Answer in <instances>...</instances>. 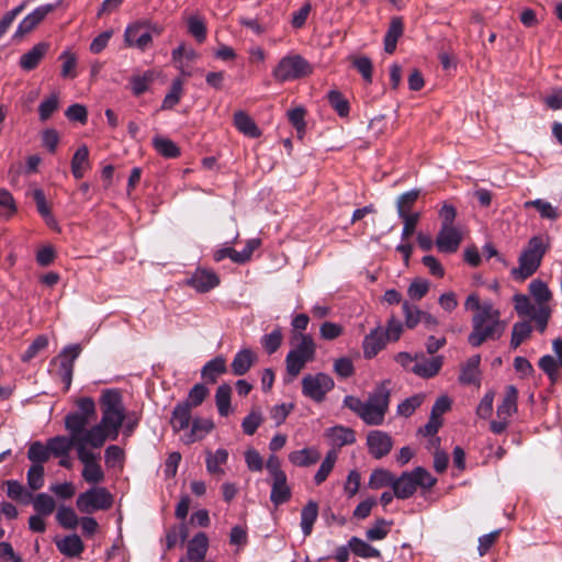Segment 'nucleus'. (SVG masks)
I'll use <instances>...</instances> for the list:
<instances>
[{"instance_id":"11","label":"nucleus","mask_w":562,"mask_h":562,"mask_svg":"<svg viewBox=\"0 0 562 562\" xmlns=\"http://www.w3.org/2000/svg\"><path fill=\"white\" fill-rule=\"evenodd\" d=\"M334 385V380L326 373L306 374L302 379V393L315 402H322Z\"/></svg>"},{"instance_id":"31","label":"nucleus","mask_w":562,"mask_h":562,"mask_svg":"<svg viewBox=\"0 0 562 562\" xmlns=\"http://www.w3.org/2000/svg\"><path fill=\"white\" fill-rule=\"evenodd\" d=\"M183 93L184 80L181 77H177L172 80L170 89L161 102L160 110L166 111L173 109L180 102Z\"/></svg>"},{"instance_id":"64","label":"nucleus","mask_w":562,"mask_h":562,"mask_svg":"<svg viewBox=\"0 0 562 562\" xmlns=\"http://www.w3.org/2000/svg\"><path fill=\"white\" fill-rule=\"evenodd\" d=\"M48 345V339L46 336L44 335H41L38 336L30 346L29 348L25 350V352L21 356V360L23 362H29L30 360H32L34 357L37 356V353L41 351V350H44Z\"/></svg>"},{"instance_id":"53","label":"nucleus","mask_w":562,"mask_h":562,"mask_svg":"<svg viewBox=\"0 0 562 562\" xmlns=\"http://www.w3.org/2000/svg\"><path fill=\"white\" fill-rule=\"evenodd\" d=\"M531 326L528 322L516 323L513 327L510 346L517 348L521 342L527 339L531 334Z\"/></svg>"},{"instance_id":"16","label":"nucleus","mask_w":562,"mask_h":562,"mask_svg":"<svg viewBox=\"0 0 562 562\" xmlns=\"http://www.w3.org/2000/svg\"><path fill=\"white\" fill-rule=\"evenodd\" d=\"M462 241V233L457 226H441L436 237V246L440 252L453 254Z\"/></svg>"},{"instance_id":"33","label":"nucleus","mask_w":562,"mask_h":562,"mask_svg":"<svg viewBox=\"0 0 562 562\" xmlns=\"http://www.w3.org/2000/svg\"><path fill=\"white\" fill-rule=\"evenodd\" d=\"M291 498V488L286 482V475L272 479L270 499L276 505L286 503Z\"/></svg>"},{"instance_id":"52","label":"nucleus","mask_w":562,"mask_h":562,"mask_svg":"<svg viewBox=\"0 0 562 562\" xmlns=\"http://www.w3.org/2000/svg\"><path fill=\"white\" fill-rule=\"evenodd\" d=\"M228 459V452L225 449H217L214 453H210L206 458V469L210 473L223 474L224 471L221 468L222 464L226 463Z\"/></svg>"},{"instance_id":"7","label":"nucleus","mask_w":562,"mask_h":562,"mask_svg":"<svg viewBox=\"0 0 562 562\" xmlns=\"http://www.w3.org/2000/svg\"><path fill=\"white\" fill-rule=\"evenodd\" d=\"M311 64L301 55L292 54L282 57L272 70L273 78L279 82L293 81L312 74Z\"/></svg>"},{"instance_id":"4","label":"nucleus","mask_w":562,"mask_h":562,"mask_svg":"<svg viewBox=\"0 0 562 562\" xmlns=\"http://www.w3.org/2000/svg\"><path fill=\"white\" fill-rule=\"evenodd\" d=\"M549 248L550 238L548 235L532 236L518 258V267L512 270L513 278L524 281L531 277L540 267Z\"/></svg>"},{"instance_id":"48","label":"nucleus","mask_w":562,"mask_h":562,"mask_svg":"<svg viewBox=\"0 0 562 562\" xmlns=\"http://www.w3.org/2000/svg\"><path fill=\"white\" fill-rule=\"evenodd\" d=\"M395 476L387 470L379 469L374 470L369 479V486L373 490H379L384 486H392L394 483Z\"/></svg>"},{"instance_id":"42","label":"nucleus","mask_w":562,"mask_h":562,"mask_svg":"<svg viewBox=\"0 0 562 562\" xmlns=\"http://www.w3.org/2000/svg\"><path fill=\"white\" fill-rule=\"evenodd\" d=\"M153 146L155 150L165 158H177L180 156V149L177 144L167 137H154Z\"/></svg>"},{"instance_id":"43","label":"nucleus","mask_w":562,"mask_h":562,"mask_svg":"<svg viewBox=\"0 0 562 562\" xmlns=\"http://www.w3.org/2000/svg\"><path fill=\"white\" fill-rule=\"evenodd\" d=\"M337 452L335 449L329 450L324 460L322 461L319 469L314 475V482L316 485H321L323 482L326 481L330 472L333 471L335 463L337 461Z\"/></svg>"},{"instance_id":"51","label":"nucleus","mask_w":562,"mask_h":562,"mask_svg":"<svg viewBox=\"0 0 562 562\" xmlns=\"http://www.w3.org/2000/svg\"><path fill=\"white\" fill-rule=\"evenodd\" d=\"M283 335L280 327L274 328L270 334L263 335L261 346L268 355L274 353L281 346Z\"/></svg>"},{"instance_id":"9","label":"nucleus","mask_w":562,"mask_h":562,"mask_svg":"<svg viewBox=\"0 0 562 562\" xmlns=\"http://www.w3.org/2000/svg\"><path fill=\"white\" fill-rule=\"evenodd\" d=\"M113 496L102 486H94L81 493L77 501L76 506L79 512L83 514H92L98 510H106L112 507Z\"/></svg>"},{"instance_id":"28","label":"nucleus","mask_w":562,"mask_h":562,"mask_svg":"<svg viewBox=\"0 0 562 562\" xmlns=\"http://www.w3.org/2000/svg\"><path fill=\"white\" fill-rule=\"evenodd\" d=\"M518 391L514 385H507L502 403L497 406V417L508 419L517 412Z\"/></svg>"},{"instance_id":"55","label":"nucleus","mask_w":562,"mask_h":562,"mask_svg":"<svg viewBox=\"0 0 562 562\" xmlns=\"http://www.w3.org/2000/svg\"><path fill=\"white\" fill-rule=\"evenodd\" d=\"M59 105V95L54 92L46 99H44L38 106V114L41 121L48 120L52 114L58 109Z\"/></svg>"},{"instance_id":"2","label":"nucleus","mask_w":562,"mask_h":562,"mask_svg":"<svg viewBox=\"0 0 562 562\" xmlns=\"http://www.w3.org/2000/svg\"><path fill=\"white\" fill-rule=\"evenodd\" d=\"M464 308L473 312L472 331L468 338L471 346L479 347L486 340H496L505 331L506 323L501 319L499 310L491 301L481 302L477 293L467 297Z\"/></svg>"},{"instance_id":"32","label":"nucleus","mask_w":562,"mask_h":562,"mask_svg":"<svg viewBox=\"0 0 562 562\" xmlns=\"http://www.w3.org/2000/svg\"><path fill=\"white\" fill-rule=\"evenodd\" d=\"M209 540L205 533H196L188 544V559L193 562H202L205 558Z\"/></svg>"},{"instance_id":"36","label":"nucleus","mask_w":562,"mask_h":562,"mask_svg":"<svg viewBox=\"0 0 562 562\" xmlns=\"http://www.w3.org/2000/svg\"><path fill=\"white\" fill-rule=\"evenodd\" d=\"M232 387L227 383L221 384L215 392V405L221 416L226 417L233 413L231 405Z\"/></svg>"},{"instance_id":"25","label":"nucleus","mask_w":562,"mask_h":562,"mask_svg":"<svg viewBox=\"0 0 562 562\" xmlns=\"http://www.w3.org/2000/svg\"><path fill=\"white\" fill-rule=\"evenodd\" d=\"M257 356L251 349L244 348L239 350L231 363L232 373L237 376L246 374L255 364Z\"/></svg>"},{"instance_id":"37","label":"nucleus","mask_w":562,"mask_h":562,"mask_svg":"<svg viewBox=\"0 0 562 562\" xmlns=\"http://www.w3.org/2000/svg\"><path fill=\"white\" fill-rule=\"evenodd\" d=\"M404 25L400 18H393L384 36V50L394 53L398 38L403 35Z\"/></svg>"},{"instance_id":"29","label":"nucleus","mask_w":562,"mask_h":562,"mask_svg":"<svg viewBox=\"0 0 562 562\" xmlns=\"http://www.w3.org/2000/svg\"><path fill=\"white\" fill-rule=\"evenodd\" d=\"M321 454L318 450L314 447L303 448L301 450H295L290 452L289 461L295 465L301 468H306L318 462Z\"/></svg>"},{"instance_id":"3","label":"nucleus","mask_w":562,"mask_h":562,"mask_svg":"<svg viewBox=\"0 0 562 562\" xmlns=\"http://www.w3.org/2000/svg\"><path fill=\"white\" fill-rule=\"evenodd\" d=\"M390 404V392L385 385L378 386L367 401L347 395L344 405L356 413L367 425H381Z\"/></svg>"},{"instance_id":"19","label":"nucleus","mask_w":562,"mask_h":562,"mask_svg":"<svg viewBox=\"0 0 562 562\" xmlns=\"http://www.w3.org/2000/svg\"><path fill=\"white\" fill-rule=\"evenodd\" d=\"M213 429L214 423L212 419L195 417L192 419L190 429L180 439L184 445H192L205 438Z\"/></svg>"},{"instance_id":"63","label":"nucleus","mask_w":562,"mask_h":562,"mask_svg":"<svg viewBox=\"0 0 562 562\" xmlns=\"http://www.w3.org/2000/svg\"><path fill=\"white\" fill-rule=\"evenodd\" d=\"M105 464L109 468L122 467L124 460V451L119 446H109L104 453Z\"/></svg>"},{"instance_id":"47","label":"nucleus","mask_w":562,"mask_h":562,"mask_svg":"<svg viewBox=\"0 0 562 562\" xmlns=\"http://www.w3.org/2000/svg\"><path fill=\"white\" fill-rule=\"evenodd\" d=\"M27 458L33 464L43 465L50 458L48 445L44 446L41 441H34L29 448Z\"/></svg>"},{"instance_id":"12","label":"nucleus","mask_w":562,"mask_h":562,"mask_svg":"<svg viewBox=\"0 0 562 562\" xmlns=\"http://www.w3.org/2000/svg\"><path fill=\"white\" fill-rule=\"evenodd\" d=\"M91 446L79 447L78 460L82 463L81 475L89 484H100L104 481V472L99 463V453L91 450Z\"/></svg>"},{"instance_id":"45","label":"nucleus","mask_w":562,"mask_h":562,"mask_svg":"<svg viewBox=\"0 0 562 562\" xmlns=\"http://www.w3.org/2000/svg\"><path fill=\"white\" fill-rule=\"evenodd\" d=\"M7 495L11 499L21 502L22 504H29L33 495L18 481H7Z\"/></svg>"},{"instance_id":"50","label":"nucleus","mask_w":562,"mask_h":562,"mask_svg":"<svg viewBox=\"0 0 562 562\" xmlns=\"http://www.w3.org/2000/svg\"><path fill=\"white\" fill-rule=\"evenodd\" d=\"M530 294L537 302V305H548L547 303L551 300V292L547 284L541 280H533L529 284Z\"/></svg>"},{"instance_id":"14","label":"nucleus","mask_w":562,"mask_h":562,"mask_svg":"<svg viewBox=\"0 0 562 562\" xmlns=\"http://www.w3.org/2000/svg\"><path fill=\"white\" fill-rule=\"evenodd\" d=\"M81 348L79 345H69L63 349L57 360L59 361V369L57 374L61 382L65 384V389L68 390L74 373V362L79 357Z\"/></svg>"},{"instance_id":"30","label":"nucleus","mask_w":562,"mask_h":562,"mask_svg":"<svg viewBox=\"0 0 562 562\" xmlns=\"http://www.w3.org/2000/svg\"><path fill=\"white\" fill-rule=\"evenodd\" d=\"M226 370L227 366L225 358L223 356H217L203 366L201 376L209 383H215L217 378L224 374Z\"/></svg>"},{"instance_id":"59","label":"nucleus","mask_w":562,"mask_h":562,"mask_svg":"<svg viewBox=\"0 0 562 562\" xmlns=\"http://www.w3.org/2000/svg\"><path fill=\"white\" fill-rule=\"evenodd\" d=\"M56 519L60 526L66 529H74L78 525V517L72 508L59 507L56 514Z\"/></svg>"},{"instance_id":"41","label":"nucleus","mask_w":562,"mask_h":562,"mask_svg":"<svg viewBox=\"0 0 562 562\" xmlns=\"http://www.w3.org/2000/svg\"><path fill=\"white\" fill-rule=\"evenodd\" d=\"M31 195L36 203L37 212L45 220L46 224L49 226H55L56 222L54 216L52 215L44 191L42 189L35 188L31 191Z\"/></svg>"},{"instance_id":"1","label":"nucleus","mask_w":562,"mask_h":562,"mask_svg":"<svg viewBox=\"0 0 562 562\" xmlns=\"http://www.w3.org/2000/svg\"><path fill=\"white\" fill-rule=\"evenodd\" d=\"M101 420L87 432L91 448L103 447L106 440H116L127 417L122 394L117 390H105L100 397Z\"/></svg>"},{"instance_id":"22","label":"nucleus","mask_w":562,"mask_h":562,"mask_svg":"<svg viewBox=\"0 0 562 562\" xmlns=\"http://www.w3.org/2000/svg\"><path fill=\"white\" fill-rule=\"evenodd\" d=\"M324 436L334 449L352 445L356 441L355 431L351 428L341 425L327 428Z\"/></svg>"},{"instance_id":"46","label":"nucleus","mask_w":562,"mask_h":562,"mask_svg":"<svg viewBox=\"0 0 562 562\" xmlns=\"http://www.w3.org/2000/svg\"><path fill=\"white\" fill-rule=\"evenodd\" d=\"M349 548L356 555L361 558L368 559L380 557V551L378 549L357 537H352L349 540Z\"/></svg>"},{"instance_id":"17","label":"nucleus","mask_w":562,"mask_h":562,"mask_svg":"<svg viewBox=\"0 0 562 562\" xmlns=\"http://www.w3.org/2000/svg\"><path fill=\"white\" fill-rule=\"evenodd\" d=\"M145 27V24L142 22L130 24L124 32L125 44L130 47L145 50L153 41L150 33Z\"/></svg>"},{"instance_id":"27","label":"nucleus","mask_w":562,"mask_h":562,"mask_svg":"<svg viewBox=\"0 0 562 562\" xmlns=\"http://www.w3.org/2000/svg\"><path fill=\"white\" fill-rule=\"evenodd\" d=\"M55 544L59 552L67 558H77L85 550V544L78 535L57 538L55 539Z\"/></svg>"},{"instance_id":"56","label":"nucleus","mask_w":562,"mask_h":562,"mask_svg":"<svg viewBox=\"0 0 562 562\" xmlns=\"http://www.w3.org/2000/svg\"><path fill=\"white\" fill-rule=\"evenodd\" d=\"M263 422V417L260 411L252 409L241 422L243 431L251 436L260 427Z\"/></svg>"},{"instance_id":"61","label":"nucleus","mask_w":562,"mask_h":562,"mask_svg":"<svg viewBox=\"0 0 562 562\" xmlns=\"http://www.w3.org/2000/svg\"><path fill=\"white\" fill-rule=\"evenodd\" d=\"M328 101L331 108L340 115L347 116L349 114V103L337 90L328 92Z\"/></svg>"},{"instance_id":"20","label":"nucleus","mask_w":562,"mask_h":562,"mask_svg":"<svg viewBox=\"0 0 562 562\" xmlns=\"http://www.w3.org/2000/svg\"><path fill=\"white\" fill-rule=\"evenodd\" d=\"M187 283L198 292H207L218 285L220 279L217 274L205 268H198L188 279Z\"/></svg>"},{"instance_id":"18","label":"nucleus","mask_w":562,"mask_h":562,"mask_svg":"<svg viewBox=\"0 0 562 562\" xmlns=\"http://www.w3.org/2000/svg\"><path fill=\"white\" fill-rule=\"evenodd\" d=\"M367 446L372 457L381 459L391 451L393 440L391 436L384 431L371 430L367 436Z\"/></svg>"},{"instance_id":"35","label":"nucleus","mask_w":562,"mask_h":562,"mask_svg":"<svg viewBox=\"0 0 562 562\" xmlns=\"http://www.w3.org/2000/svg\"><path fill=\"white\" fill-rule=\"evenodd\" d=\"M480 362L479 355L472 356L462 367L459 381L463 384H476L480 382Z\"/></svg>"},{"instance_id":"34","label":"nucleus","mask_w":562,"mask_h":562,"mask_svg":"<svg viewBox=\"0 0 562 562\" xmlns=\"http://www.w3.org/2000/svg\"><path fill=\"white\" fill-rule=\"evenodd\" d=\"M89 169V149L86 145H82L71 159V172L76 179H81Z\"/></svg>"},{"instance_id":"13","label":"nucleus","mask_w":562,"mask_h":562,"mask_svg":"<svg viewBox=\"0 0 562 562\" xmlns=\"http://www.w3.org/2000/svg\"><path fill=\"white\" fill-rule=\"evenodd\" d=\"M50 454L55 457H67L71 448H75L77 451V457L79 456V447L90 446V441L88 440L87 434L83 436L81 434L77 435V437L69 432V437L65 436H56L47 441Z\"/></svg>"},{"instance_id":"21","label":"nucleus","mask_w":562,"mask_h":562,"mask_svg":"<svg viewBox=\"0 0 562 562\" xmlns=\"http://www.w3.org/2000/svg\"><path fill=\"white\" fill-rule=\"evenodd\" d=\"M442 363L443 358L441 356H435L431 358L416 356V361L412 366L411 371L422 378H432L439 372Z\"/></svg>"},{"instance_id":"24","label":"nucleus","mask_w":562,"mask_h":562,"mask_svg":"<svg viewBox=\"0 0 562 562\" xmlns=\"http://www.w3.org/2000/svg\"><path fill=\"white\" fill-rule=\"evenodd\" d=\"M49 49V43L40 42L20 57L19 65L24 70L35 69Z\"/></svg>"},{"instance_id":"15","label":"nucleus","mask_w":562,"mask_h":562,"mask_svg":"<svg viewBox=\"0 0 562 562\" xmlns=\"http://www.w3.org/2000/svg\"><path fill=\"white\" fill-rule=\"evenodd\" d=\"M57 7L58 3H48L35 8L19 23L14 36L22 37L32 32Z\"/></svg>"},{"instance_id":"8","label":"nucleus","mask_w":562,"mask_h":562,"mask_svg":"<svg viewBox=\"0 0 562 562\" xmlns=\"http://www.w3.org/2000/svg\"><path fill=\"white\" fill-rule=\"evenodd\" d=\"M78 411L65 417V428L68 432L86 435L88 424L95 417V404L91 397H81L77 401Z\"/></svg>"},{"instance_id":"26","label":"nucleus","mask_w":562,"mask_h":562,"mask_svg":"<svg viewBox=\"0 0 562 562\" xmlns=\"http://www.w3.org/2000/svg\"><path fill=\"white\" fill-rule=\"evenodd\" d=\"M383 330L378 327L371 330L363 339L362 348L366 359H372L385 347Z\"/></svg>"},{"instance_id":"58","label":"nucleus","mask_w":562,"mask_h":562,"mask_svg":"<svg viewBox=\"0 0 562 562\" xmlns=\"http://www.w3.org/2000/svg\"><path fill=\"white\" fill-rule=\"evenodd\" d=\"M154 79L153 71L148 70L142 76H133L131 78L132 92L134 95H140L149 88V83Z\"/></svg>"},{"instance_id":"54","label":"nucleus","mask_w":562,"mask_h":562,"mask_svg":"<svg viewBox=\"0 0 562 562\" xmlns=\"http://www.w3.org/2000/svg\"><path fill=\"white\" fill-rule=\"evenodd\" d=\"M209 393L210 391L204 384L198 383L189 391L187 400L182 402L188 403L192 408L198 407L204 402Z\"/></svg>"},{"instance_id":"10","label":"nucleus","mask_w":562,"mask_h":562,"mask_svg":"<svg viewBox=\"0 0 562 562\" xmlns=\"http://www.w3.org/2000/svg\"><path fill=\"white\" fill-rule=\"evenodd\" d=\"M514 307L517 314L521 317H529L535 321L538 329L544 331L551 311L548 305L532 304L529 297L525 294H515L513 297Z\"/></svg>"},{"instance_id":"5","label":"nucleus","mask_w":562,"mask_h":562,"mask_svg":"<svg viewBox=\"0 0 562 562\" xmlns=\"http://www.w3.org/2000/svg\"><path fill=\"white\" fill-rule=\"evenodd\" d=\"M293 348L285 357L286 372L291 379L296 378L307 362L315 358L316 346L310 335L297 333L292 336Z\"/></svg>"},{"instance_id":"44","label":"nucleus","mask_w":562,"mask_h":562,"mask_svg":"<svg viewBox=\"0 0 562 562\" xmlns=\"http://www.w3.org/2000/svg\"><path fill=\"white\" fill-rule=\"evenodd\" d=\"M420 191L418 189H413L407 192L402 193L396 201V209L398 216L412 215L414 212L412 207L416 203Z\"/></svg>"},{"instance_id":"40","label":"nucleus","mask_w":562,"mask_h":562,"mask_svg":"<svg viewBox=\"0 0 562 562\" xmlns=\"http://www.w3.org/2000/svg\"><path fill=\"white\" fill-rule=\"evenodd\" d=\"M318 516V505L314 501H310L301 512V528L305 537L310 536L313 525Z\"/></svg>"},{"instance_id":"23","label":"nucleus","mask_w":562,"mask_h":562,"mask_svg":"<svg viewBox=\"0 0 562 562\" xmlns=\"http://www.w3.org/2000/svg\"><path fill=\"white\" fill-rule=\"evenodd\" d=\"M192 423V407L188 403L179 402L172 409L170 425L175 432L188 430Z\"/></svg>"},{"instance_id":"6","label":"nucleus","mask_w":562,"mask_h":562,"mask_svg":"<svg viewBox=\"0 0 562 562\" xmlns=\"http://www.w3.org/2000/svg\"><path fill=\"white\" fill-rule=\"evenodd\" d=\"M436 483L437 479L429 471L423 467H417L413 471L403 472L398 477H395L393 491L395 497L406 499L415 494L417 487L428 491Z\"/></svg>"},{"instance_id":"38","label":"nucleus","mask_w":562,"mask_h":562,"mask_svg":"<svg viewBox=\"0 0 562 562\" xmlns=\"http://www.w3.org/2000/svg\"><path fill=\"white\" fill-rule=\"evenodd\" d=\"M59 60L61 61L60 68V77L64 79H75L78 75L77 72V64L78 57L75 52L70 48H66L59 55Z\"/></svg>"},{"instance_id":"39","label":"nucleus","mask_w":562,"mask_h":562,"mask_svg":"<svg viewBox=\"0 0 562 562\" xmlns=\"http://www.w3.org/2000/svg\"><path fill=\"white\" fill-rule=\"evenodd\" d=\"M234 124L236 128L246 136L254 138L260 136V131L254 120L243 111L234 114Z\"/></svg>"},{"instance_id":"49","label":"nucleus","mask_w":562,"mask_h":562,"mask_svg":"<svg viewBox=\"0 0 562 562\" xmlns=\"http://www.w3.org/2000/svg\"><path fill=\"white\" fill-rule=\"evenodd\" d=\"M31 502H33V507L36 513L43 516L50 515L56 507L54 498L46 493L37 494Z\"/></svg>"},{"instance_id":"60","label":"nucleus","mask_w":562,"mask_h":562,"mask_svg":"<svg viewBox=\"0 0 562 562\" xmlns=\"http://www.w3.org/2000/svg\"><path fill=\"white\" fill-rule=\"evenodd\" d=\"M402 308L405 317V325L408 328H415L417 324L422 322L423 311L407 301L402 304Z\"/></svg>"},{"instance_id":"62","label":"nucleus","mask_w":562,"mask_h":562,"mask_svg":"<svg viewBox=\"0 0 562 562\" xmlns=\"http://www.w3.org/2000/svg\"><path fill=\"white\" fill-rule=\"evenodd\" d=\"M525 206L526 207H529V206L536 207L538 210V212L540 213V215L544 218L554 220L558 217L557 209L551 203H549L547 201H543L540 199L533 200V201H528L525 203Z\"/></svg>"},{"instance_id":"57","label":"nucleus","mask_w":562,"mask_h":562,"mask_svg":"<svg viewBox=\"0 0 562 562\" xmlns=\"http://www.w3.org/2000/svg\"><path fill=\"white\" fill-rule=\"evenodd\" d=\"M27 485L32 491H37L44 485V467L32 464L26 473Z\"/></svg>"}]
</instances>
